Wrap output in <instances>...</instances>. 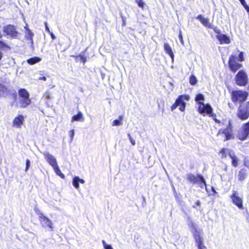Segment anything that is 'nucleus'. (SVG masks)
Returning <instances> with one entry per match:
<instances>
[{
	"instance_id": "2f4dec72",
	"label": "nucleus",
	"mask_w": 249,
	"mask_h": 249,
	"mask_svg": "<svg viewBox=\"0 0 249 249\" xmlns=\"http://www.w3.org/2000/svg\"><path fill=\"white\" fill-rule=\"evenodd\" d=\"M102 243L105 249H113L110 245L107 244L104 240H102Z\"/></svg>"
},
{
	"instance_id": "9d476101",
	"label": "nucleus",
	"mask_w": 249,
	"mask_h": 249,
	"mask_svg": "<svg viewBox=\"0 0 249 249\" xmlns=\"http://www.w3.org/2000/svg\"><path fill=\"white\" fill-rule=\"evenodd\" d=\"M237 58L235 55L232 54L230 56L228 61L230 69L233 72H235L242 67L241 64L236 62Z\"/></svg>"
},
{
	"instance_id": "bb28decb",
	"label": "nucleus",
	"mask_w": 249,
	"mask_h": 249,
	"mask_svg": "<svg viewBox=\"0 0 249 249\" xmlns=\"http://www.w3.org/2000/svg\"><path fill=\"white\" fill-rule=\"evenodd\" d=\"M123 116L121 115L119 117L118 119H116L113 121L112 125L113 126H119L122 124V120L123 119Z\"/></svg>"
},
{
	"instance_id": "8fccbe9b",
	"label": "nucleus",
	"mask_w": 249,
	"mask_h": 249,
	"mask_svg": "<svg viewBox=\"0 0 249 249\" xmlns=\"http://www.w3.org/2000/svg\"><path fill=\"white\" fill-rule=\"evenodd\" d=\"M38 80H39L46 81L47 79H46V77L45 76H42V77H40L38 78Z\"/></svg>"
},
{
	"instance_id": "f704fd0d",
	"label": "nucleus",
	"mask_w": 249,
	"mask_h": 249,
	"mask_svg": "<svg viewBox=\"0 0 249 249\" xmlns=\"http://www.w3.org/2000/svg\"><path fill=\"white\" fill-rule=\"evenodd\" d=\"M238 60L239 61H244V53L243 52H241L239 55H238Z\"/></svg>"
},
{
	"instance_id": "09e8293b",
	"label": "nucleus",
	"mask_w": 249,
	"mask_h": 249,
	"mask_svg": "<svg viewBox=\"0 0 249 249\" xmlns=\"http://www.w3.org/2000/svg\"><path fill=\"white\" fill-rule=\"evenodd\" d=\"M49 34H50L51 38H52L53 40H54L55 39V36H54V35L53 33L50 32V33H49Z\"/></svg>"
},
{
	"instance_id": "6e6d98bb",
	"label": "nucleus",
	"mask_w": 249,
	"mask_h": 249,
	"mask_svg": "<svg viewBox=\"0 0 249 249\" xmlns=\"http://www.w3.org/2000/svg\"><path fill=\"white\" fill-rule=\"evenodd\" d=\"M2 57V53L1 51L0 50V61L1 60Z\"/></svg>"
},
{
	"instance_id": "49530a36",
	"label": "nucleus",
	"mask_w": 249,
	"mask_h": 249,
	"mask_svg": "<svg viewBox=\"0 0 249 249\" xmlns=\"http://www.w3.org/2000/svg\"><path fill=\"white\" fill-rule=\"evenodd\" d=\"M242 5L248 12H249V6L247 4L246 2Z\"/></svg>"
},
{
	"instance_id": "423d86ee",
	"label": "nucleus",
	"mask_w": 249,
	"mask_h": 249,
	"mask_svg": "<svg viewBox=\"0 0 249 249\" xmlns=\"http://www.w3.org/2000/svg\"><path fill=\"white\" fill-rule=\"evenodd\" d=\"M18 94L21 98L20 102L22 107L25 108L31 104V101L29 98L30 95L26 89H19Z\"/></svg>"
},
{
	"instance_id": "6e6552de",
	"label": "nucleus",
	"mask_w": 249,
	"mask_h": 249,
	"mask_svg": "<svg viewBox=\"0 0 249 249\" xmlns=\"http://www.w3.org/2000/svg\"><path fill=\"white\" fill-rule=\"evenodd\" d=\"M248 82V76L243 70L239 71L235 76V82L237 85L245 86Z\"/></svg>"
},
{
	"instance_id": "393cba45",
	"label": "nucleus",
	"mask_w": 249,
	"mask_h": 249,
	"mask_svg": "<svg viewBox=\"0 0 249 249\" xmlns=\"http://www.w3.org/2000/svg\"><path fill=\"white\" fill-rule=\"evenodd\" d=\"M164 49L166 53H167L171 58L174 57V53L172 50L169 44L166 43L164 44Z\"/></svg>"
},
{
	"instance_id": "58836bf2",
	"label": "nucleus",
	"mask_w": 249,
	"mask_h": 249,
	"mask_svg": "<svg viewBox=\"0 0 249 249\" xmlns=\"http://www.w3.org/2000/svg\"><path fill=\"white\" fill-rule=\"evenodd\" d=\"M198 249H207V248L203 245V243H199L197 245Z\"/></svg>"
},
{
	"instance_id": "a878e982",
	"label": "nucleus",
	"mask_w": 249,
	"mask_h": 249,
	"mask_svg": "<svg viewBox=\"0 0 249 249\" xmlns=\"http://www.w3.org/2000/svg\"><path fill=\"white\" fill-rule=\"evenodd\" d=\"M71 121L72 122H74V121L83 122L84 119L83 117L82 113L81 111H79L78 113H77V114L73 116L72 117Z\"/></svg>"
},
{
	"instance_id": "473e14b6",
	"label": "nucleus",
	"mask_w": 249,
	"mask_h": 249,
	"mask_svg": "<svg viewBox=\"0 0 249 249\" xmlns=\"http://www.w3.org/2000/svg\"><path fill=\"white\" fill-rule=\"evenodd\" d=\"M72 57H74L76 58H78V57H80L81 60L82 61V62L84 64L86 61V58L84 57L83 55H82L81 54H80L78 56H75V55H72Z\"/></svg>"
},
{
	"instance_id": "5701e85b",
	"label": "nucleus",
	"mask_w": 249,
	"mask_h": 249,
	"mask_svg": "<svg viewBox=\"0 0 249 249\" xmlns=\"http://www.w3.org/2000/svg\"><path fill=\"white\" fill-rule=\"evenodd\" d=\"M23 121V116L21 115H18L14 120L13 124L14 125H16L17 127H20L21 125L22 124Z\"/></svg>"
},
{
	"instance_id": "72a5a7b5",
	"label": "nucleus",
	"mask_w": 249,
	"mask_h": 249,
	"mask_svg": "<svg viewBox=\"0 0 249 249\" xmlns=\"http://www.w3.org/2000/svg\"><path fill=\"white\" fill-rule=\"evenodd\" d=\"M30 164H31V161H30V160L27 159L26 160V167H25V172H26L28 170L29 168H30Z\"/></svg>"
},
{
	"instance_id": "ea45409f",
	"label": "nucleus",
	"mask_w": 249,
	"mask_h": 249,
	"mask_svg": "<svg viewBox=\"0 0 249 249\" xmlns=\"http://www.w3.org/2000/svg\"><path fill=\"white\" fill-rule=\"evenodd\" d=\"M244 165L245 166L249 168V160H247L246 159H245L244 162Z\"/></svg>"
},
{
	"instance_id": "9b49d317",
	"label": "nucleus",
	"mask_w": 249,
	"mask_h": 249,
	"mask_svg": "<svg viewBox=\"0 0 249 249\" xmlns=\"http://www.w3.org/2000/svg\"><path fill=\"white\" fill-rule=\"evenodd\" d=\"M249 136V122L244 124L241 127L237 135V137L241 141H244Z\"/></svg>"
},
{
	"instance_id": "4c0bfd02",
	"label": "nucleus",
	"mask_w": 249,
	"mask_h": 249,
	"mask_svg": "<svg viewBox=\"0 0 249 249\" xmlns=\"http://www.w3.org/2000/svg\"><path fill=\"white\" fill-rule=\"evenodd\" d=\"M128 137L130 140V142L133 145H135V140L132 139L130 134H127Z\"/></svg>"
},
{
	"instance_id": "de8ad7c7",
	"label": "nucleus",
	"mask_w": 249,
	"mask_h": 249,
	"mask_svg": "<svg viewBox=\"0 0 249 249\" xmlns=\"http://www.w3.org/2000/svg\"><path fill=\"white\" fill-rule=\"evenodd\" d=\"M242 5L248 12H249V6L247 4L246 2Z\"/></svg>"
},
{
	"instance_id": "79ce46f5",
	"label": "nucleus",
	"mask_w": 249,
	"mask_h": 249,
	"mask_svg": "<svg viewBox=\"0 0 249 249\" xmlns=\"http://www.w3.org/2000/svg\"><path fill=\"white\" fill-rule=\"evenodd\" d=\"M212 29L214 30V32L215 33H217V34H218L219 35L221 34L219 30L217 29L216 27H214V26H213V28H212Z\"/></svg>"
},
{
	"instance_id": "cd10ccee",
	"label": "nucleus",
	"mask_w": 249,
	"mask_h": 249,
	"mask_svg": "<svg viewBox=\"0 0 249 249\" xmlns=\"http://www.w3.org/2000/svg\"><path fill=\"white\" fill-rule=\"evenodd\" d=\"M231 151V150H230L228 149L222 148L220 151V153L221 154V157L222 158H226L227 154L228 153L229 154V151Z\"/></svg>"
},
{
	"instance_id": "2eb2a0df",
	"label": "nucleus",
	"mask_w": 249,
	"mask_h": 249,
	"mask_svg": "<svg viewBox=\"0 0 249 249\" xmlns=\"http://www.w3.org/2000/svg\"><path fill=\"white\" fill-rule=\"evenodd\" d=\"M46 160L53 168L57 167V163L55 158L51 154L48 152H45L43 154Z\"/></svg>"
},
{
	"instance_id": "e433bc0d",
	"label": "nucleus",
	"mask_w": 249,
	"mask_h": 249,
	"mask_svg": "<svg viewBox=\"0 0 249 249\" xmlns=\"http://www.w3.org/2000/svg\"><path fill=\"white\" fill-rule=\"evenodd\" d=\"M120 16L122 20V25L124 26L126 24V18L123 15L122 13H120Z\"/></svg>"
},
{
	"instance_id": "3c124183",
	"label": "nucleus",
	"mask_w": 249,
	"mask_h": 249,
	"mask_svg": "<svg viewBox=\"0 0 249 249\" xmlns=\"http://www.w3.org/2000/svg\"><path fill=\"white\" fill-rule=\"evenodd\" d=\"M13 95L15 100H16L17 98V94L16 91H15V92L13 93Z\"/></svg>"
},
{
	"instance_id": "603ef678",
	"label": "nucleus",
	"mask_w": 249,
	"mask_h": 249,
	"mask_svg": "<svg viewBox=\"0 0 249 249\" xmlns=\"http://www.w3.org/2000/svg\"><path fill=\"white\" fill-rule=\"evenodd\" d=\"M239 0L240 1L242 5L245 4V3L246 2L245 0Z\"/></svg>"
},
{
	"instance_id": "20e7f679",
	"label": "nucleus",
	"mask_w": 249,
	"mask_h": 249,
	"mask_svg": "<svg viewBox=\"0 0 249 249\" xmlns=\"http://www.w3.org/2000/svg\"><path fill=\"white\" fill-rule=\"evenodd\" d=\"M186 178L190 182L194 184H198L201 188H203V186L206 187V181L201 175H197L196 176L194 174H188L186 175Z\"/></svg>"
},
{
	"instance_id": "a18cd8bd",
	"label": "nucleus",
	"mask_w": 249,
	"mask_h": 249,
	"mask_svg": "<svg viewBox=\"0 0 249 249\" xmlns=\"http://www.w3.org/2000/svg\"><path fill=\"white\" fill-rule=\"evenodd\" d=\"M212 117L214 120V121L215 122V123H218V124L220 123V121L216 118V114H215L214 116Z\"/></svg>"
},
{
	"instance_id": "a19ab883",
	"label": "nucleus",
	"mask_w": 249,
	"mask_h": 249,
	"mask_svg": "<svg viewBox=\"0 0 249 249\" xmlns=\"http://www.w3.org/2000/svg\"><path fill=\"white\" fill-rule=\"evenodd\" d=\"M179 39L181 44H183V37H182V36L181 35V32L180 30L179 31Z\"/></svg>"
},
{
	"instance_id": "7c9ffc66",
	"label": "nucleus",
	"mask_w": 249,
	"mask_h": 249,
	"mask_svg": "<svg viewBox=\"0 0 249 249\" xmlns=\"http://www.w3.org/2000/svg\"><path fill=\"white\" fill-rule=\"evenodd\" d=\"M197 82V79L195 75H192L190 77V83L195 85Z\"/></svg>"
},
{
	"instance_id": "b1692460",
	"label": "nucleus",
	"mask_w": 249,
	"mask_h": 249,
	"mask_svg": "<svg viewBox=\"0 0 249 249\" xmlns=\"http://www.w3.org/2000/svg\"><path fill=\"white\" fill-rule=\"evenodd\" d=\"M41 60L42 59L39 57L34 56L27 59V62L32 65L40 62Z\"/></svg>"
},
{
	"instance_id": "aec40b11",
	"label": "nucleus",
	"mask_w": 249,
	"mask_h": 249,
	"mask_svg": "<svg viewBox=\"0 0 249 249\" xmlns=\"http://www.w3.org/2000/svg\"><path fill=\"white\" fill-rule=\"evenodd\" d=\"M229 156L232 160L231 164L236 167L238 166V159L233 151H229Z\"/></svg>"
},
{
	"instance_id": "f257e3e1",
	"label": "nucleus",
	"mask_w": 249,
	"mask_h": 249,
	"mask_svg": "<svg viewBox=\"0 0 249 249\" xmlns=\"http://www.w3.org/2000/svg\"><path fill=\"white\" fill-rule=\"evenodd\" d=\"M205 98L202 93L197 94L195 97V101L199 104L198 111L200 114L206 113L210 117H213V109L209 104H204Z\"/></svg>"
},
{
	"instance_id": "c85d7f7f",
	"label": "nucleus",
	"mask_w": 249,
	"mask_h": 249,
	"mask_svg": "<svg viewBox=\"0 0 249 249\" xmlns=\"http://www.w3.org/2000/svg\"><path fill=\"white\" fill-rule=\"evenodd\" d=\"M53 169H54L55 173L57 175L60 176L61 178H65L64 175L61 173L58 165H57V167H55L54 168H53Z\"/></svg>"
},
{
	"instance_id": "f8f14e48",
	"label": "nucleus",
	"mask_w": 249,
	"mask_h": 249,
	"mask_svg": "<svg viewBox=\"0 0 249 249\" xmlns=\"http://www.w3.org/2000/svg\"><path fill=\"white\" fill-rule=\"evenodd\" d=\"M3 31L7 36L13 38H18L19 35V33L17 31L16 27L10 24L4 26Z\"/></svg>"
},
{
	"instance_id": "1a4fd4ad",
	"label": "nucleus",
	"mask_w": 249,
	"mask_h": 249,
	"mask_svg": "<svg viewBox=\"0 0 249 249\" xmlns=\"http://www.w3.org/2000/svg\"><path fill=\"white\" fill-rule=\"evenodd\" d=\"M38 219L41 226L44 228H49L51 231H53V227L52 221L45 216L42 213H37Z\"/></svg>"
},
{
	"instance_id": "dca6fc26",
	"label": "nucleus",
	"mask_w": 249,
	"mask_h": 249,
	"mask_svg": "<svg viewBox=\"0 0 249 249\" xmlns=\"http://www.w3.org/2000/svg\"><path fill=\"white\" fill-rule=\"evenodd\" d=\"M196 19H198L201 23L205 27H207L209 28H213V25H212L211 23H209V20L208 18H205L202 15H199L197 16L196 18Z\"/></svg>"
},
{
	"instance_id": "13d9d810",
	"label": "nucleus",
	"mask_w": 249,
	"mask_h": 249,
	"mask_svg": "<svg viewBox=\"0 0 249 249\" xmlns=\"http://www.w3.org/2000/svg\"><path fill=\"white\" fill-rule=\"evenodd\" d=\"M1 36H2V35H1V32L0 31V37H1Z\"/></svg>"
},
{
	"instance_id": "7ed1b4c3",
	"label": "nucleus",
	"mask_w": 249,
	"mask_h": 249,
	"mask_svg": "<svg viewBox=\"0 0 249 249\" xmlns=\"http://www.w3.org/2000/svg\"><path fill=\"white\" fill-rule=\"evenodd\" d=\"M190 97L188 95H179L176 99L175 103L172 106L171 110L173 111L179 106V109L181 111H184L186 107L184 100L188 101Z\"/></svg>"
},
{
	"instance_id": "4be33fe9",
	"label": "nucleus",
	"mask_w": 249,
	"mask_h": 249,
	"mask_svg": "<svg viewBox=\"0 0 249 249\" xmlns=\"http://www.w3.org/2000/svg\"><path fill=\"white\" fill-rule=\"evenodd\" d=\"M79 183L84 184L85 180L82 178H80L78 177H74L73 178L72 185L76 189H78L79 188Z\"/></svg>"
},
{
	"instance_id": "0eeeda50",
	"label": "nucleus",
	"mask_w": 249,
	"mask_h": 249,
	"mask_svg": "<svg viewBox=\"0 0 249 249\" xmlns=\"http://www.w3.org/2000/svg\"><path fill=\"white\" fill-rule=\"evenodd\" d=\"M10 83V80L7 78H0V97H6L9 92L7 85Z\"/></svg>"
},
{
	"instance_id": "4d7b16f0",
	"label": "nucleus",
	"mask_w": 249,
	"mask_h": 249,
	"mask_svg": "<svg viewBox=\"0 0 249 249\" xmlns=\"http://www.w3.org/2000/svg\"><path fill=\"white\" fill-rule=\"evenodd\" d=\"M227 127H231V122L230 121H229V125Z\"/></svg>"
},
{
	"instance_id": "6ab92c4d",
	"label": "nucleus",
	"mask_w": 249,
	"mask_h": 249,
	"mask_svg": "<svg viewBox=\"0 0 249 249\" xmlns=\"http://www.w3.org/2000/svg\"><path fill=\"white\" fill-rule=\"evenodd\" d=\"M25 29L26 30L25 32V37L27 39L30 40V43L31 44V46L33 47V37L34 36V34L33 32L31 31V30L27 27H25Z\"/></svg>"
},
{
	"instance_id": "5fc2aeb1",
	"label": "nucleus",
	"mask_w": 249,
	"mask_h": 249,
	"mask_svg": "<svg viewBox=\"0 0 249 249\" xmlns=\"http://www.w3.org/2000/svg\"><path fill=\"white\" fill-rule=\"evenodd\" d=\"M200 201L199 200H197L196 201V204L197 205V206H199L200 205Z\"/></svg>"
},
{
	"instance_id": "f3484780",
	"label": "nucleus",
	"mask_w": 249,
	"mask_h": 249,
	"mask_svg": "<svg viewBox=\"0 0 249 249\" xmlns=\"http://www.w3.org/2000/svg\"><path fill=\"white\" fill-rule=\"evenodd\" d=\"M216 38L221 44H228L230 43L229 37L225 34H219L216 36Z\"/></svg>"
},
{
	"instance_id": "4468645a",
	"label": "nucleus",
	"mask_w": 249,
	"mask_h": 249,
	"mask_svg": "<svg viewBox=\"0 0 249 249\" xmlns=\"http://www.w3.org/2000/svg\"><path fill=\"white\" fill-rule=\"evenodd\" d=\"M232 202L239 209H243V201L241 198L237 196V193L236 191H233L232 195L231 196Z\"/></svg>"
},
{
	"instance_id": "37998d69",
	"label": "nucleus",
	"mask_w": 249,
	"mask_h": 249,
	"mask_svg": "<svg viewBox=\"0 0 249 249\" xmlns=\"http://www.w3.org/2000/svg\"><path fill=\"white\" fill-rule=\"evenodd\" d=\"M44 24H45V29L49 33L50 32H51L50 31V29H49V28L48 27V23L47 22H45L44 23Z\"/></svg>"
},
{
	"instance_id": "412c9836",
	"label": "nucleus",
	"mask_w": 249,
	"mask_h": 249,
	"mask_svg": "<svg viewBox=\"0 0 249 249\" xmlns=\"http://www.w3.org/2000/svg\"><path fill=\"white\" fill-rule=\"evenodd\" d=\"M248 174V171L245 168L241 169L238 173V178L240 181L244 180L247 177Z\"/></svg>"
},
{
	"instance_id": "c756f323",
	"label": "nucleus",
	"mask_w": 249,
	"mask_h": 249,
	"mask_svg": "<svg viewBox=\"0 0 249 249\" xmlns=\"http://www.w3.org/2000/svg\"><path fill=\"white\" fill-rule=\"evenodd\" d=\"M136 2L137 3L139 7L141 8L142 9H144V6L145 5V3L143 0H135Z\"/></svg>"
},
{
	"instance_id": "c9c22d12",
	"label": "nucleus",
	"mask_w": 249,
	"mask_h": 249,
	"mask_svg": "<svg viewBox=\"0 0 249 249\" xmlns=\"http://www.w3.org/2000/svg\"><path fill=\"white\" fill-rule=\"evenodd\" d=\"M10 48V47L6 44H5L4 42L0 40V48Z\"/></svg>"
},
{
	"instance_id": "39448f33",
	"label": "nucleus",
	"mask_w": 249,
	"mask_h": 249,
	"mask_svg": "<svg viewBox=\"0 0 249 249\" xmlns=\"http://www.w3.org/2000/svg\"><path fill=\"white\" fill-rule=\"evenodd\" d=\"M249 93L248 92L242 90L233 91L231 94L232 101L234 103L239 102L241 103H245Z\"/></svg>"
},
{
	"instance_id": "ddd939ff",
	"label": "nucleus",
	"mask_w": 249,
	"mask_h": 249,
	"mask_svg": "<svg viewBox=\"0 0 249 249\" xmlns=\"http://www.w3.org/2000/svg\"><path fill=\"white\" fill-rule=\"evenodd\" d=\"M192 232L193 233V236L196 244L203 243V238L200 236L199 231H197L196 228L194 223L192 224Z\"/></svg>"
},
{
	"instance_id": "864d4df0",
	"label": "nucleus",
	"mask_w": 249,
	"mask_h": 249,
	"mask_svg": "<svg viewBox=\"0 0 249 249\" xmlns=\"http://www.w3.org/2000/svg\"><path fill=\"white\" fill-rule=\"evenodd\" d=\"M223 130V129H219L217 135L220 134L221 133L222 134V131Z\"/></svg>"
},
{
	"instance_id": "c03bdc74",
	"label": "nucleus",
	"mask_w": 249,
	"mask_h": 249,
	"mask_svg": "<svg viewBox=\"0 0 249 249\" xmlns=\"http://www.w3.org/2000/svg\"><path fill=\"white\" fill-rule=\"evenodd\" d=\"M74 135V130L73 129L71 130L70 131V137H71V140L73 139Z\"/></svg>"
},
{
	"instance_id": "f03ea898",
	"label": "nucleus",
	"mask_w": 249,
	"mask_h": 249,
	"mask_svg": "<svg viewBox=\"0 0 249 249\" xmlns=\"http://www.w3.org/2000/svg\"><path fill=\"white\" fill-rule=\"evenodd\" d=\"M237 115L242 120H246L249 117V102L240 104Z\"/></svg>"
},
{
	"instance_id": "a211bd4d",
	"label": "nucleus",
	"mask_w": 249,
	"mask_h": 249,
	"mask_svg": "<svg viewBox=\"0 0 249 249\" xmlns=\"http://www.w3.org/2000/svg\"><path fill=\"white\" fill-rule=\"evenodd\" d=\"M222 134L225 135V141H228L234 138L233 135L232 133V128L231 127H227L223 129Z\"/></svg>"
}]
</instances>
